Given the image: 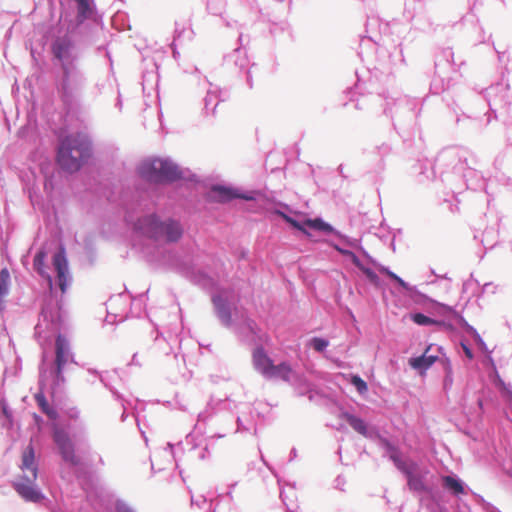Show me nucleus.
<instances>
[{
    "label": "nucleus",
    "mask_w": 512,
    "mask_h": 512,
    "mask_svg": "<svg viewBox=\"0 0 512 512\" xmlns=\"http://www.w3.org/2000/svg\"><path fill=\"white\" fill-rule=\"evenodd\" d=\"M90 157V142L86 135L73 133L60 140L57 162L62 169L75 172Z\"/></svg>",
    "instance_id": "nucleus-1"
},
{
    "label": "nucleus",
    "mask_w": 512,
    "mask_h": 512,
    "mask_svg": "<svg viewBox=\"0 0 512 512\" xmlns=\"http://www.w3.org/2000/svg\"><path fill=\"white\" fill-rule=\"evenodd\" d=\"M72 48L73 42L68 36L57 38L51 46L54 57L61 61L63 78L59 91L65 103L71 101L80 86V77L72 73L69 65V60L72 58Z\"/></svg>",
    "instance_id": "nucleus-2"
},
{
    "label": "nucleus",
    "mask_w": 512,
    "mask_h": 512,
    "mask_svg": "<svg viewBox=\"0 0 512 512\" xmlns=\"http://www.w3.org/2000/svg\"><path fill=\"white\" fill-rule=\"evenodd\" d=\"M138 172L142 178L151 182H171L181 177V172L176 165L159 158L143 161Z\"/></svg>",
    "instance_id": "nucleus-3"
},
{
    "label": "nucleus",
    "mask_w": 512,
    "mask_h": 512,
    "mask_svg": "<svg viewBox=\"0 0 512 512\" xmlns=\"http://www.w3.org/2000/svg\"><path fill=\"white\" fill-rule=\"evenodd\" d=\"M141 228L148 236L162 242H177L183 235L179 222L171 219L159 221L155 216L143 219Z\"/></svg>",
    "instance_id": "nucleus-4"
},
{
    "label": "nucleus",
    "mask_w": 512,
    "mask_h": 512,
    "mask_svg": "<svg viewBox=\"0 0 512 512\" xmlns=\"http://www.w3.org/2000/svg\"><path fill=\"white\" fill-rule=\"evenodd\" d=\"M36 479L29 477L28 470H20V474L13 482V488L25 501L40 502L43 495L35 484Z\"/></svg>",
    "instance_id": "nucleus-5"
},
{
    "label": "nucleus",
    "mask_w": 512,
    "mask_h": 512,
    "mask_svg": "<svg viewBox=\"0 0 512 512\" xmlns=\"http://www.w3.org/2000/svg\"><path fill=\"white\" fill-rule=\"evenodd\" d=\"M53 440L59 448L60 454L64 461L71 465H78L80 463L79 458L75 454V448L72 440L68 433L62 429L56 428L53 432Z\"/></svg>",
    "instance_id": "nucleus-6"
},
{
    "label": "nucleus",
    "mask_w": 512,
    "mask_h": 512,
    "mask_svg": "<svg viewBox=\"0 0 512 512\" xmlns=\"http://www.w3.org/2000/svg\"><path fill=\"white\" fill-rule=\"evenodd\" d=\"M70 358V348L67 340L62 335H58L55 341V373L58 380H63V368Z\"/></svg>",
    "instance_id": "nucleus-7"
},
{
    "label": "nucleus",
    "mask_w": 512,
    "mask_h": 512,
    "mask_svg": "<svg viewBox=\"0 0 512 512\" xmlns=\"http://www.w3.org/2000/svg\"><path fill=\"white\" fill-rule=\"evenodd\" d=\"M53 265L57 272L58 284L64 293L68 284V262L65 256V249L61 247L53 257Z\"/></svg>",
    "instance_id": "nucleus-8"
},
{
    "label": "nucleus",
    "mask_w": 512,
    "mask_h": 512,
    "mask_svg": "<svg viewBox=\"0 0 512 512\" xmlns=\"http://www.w3.org/2000/svg\"><path fill=\"white\" fill-rule=\"evenodd\" d=\"M20 470H28L30 478H37L38 476V463L35 458V451L31 444H29L22 452Z\"/></svg>",
    "instance_id": "nucleus-9"
},
{
    "label": "nucleus",
    "mask_w": 512,
    "mask_h": 512,
    "mask_svg": "<svg viewBox=\"0 0 512 512\" xmlns=\"http://www.w3.org/2000/svg\"><path fill=\"white\" fill-rule=\"evenodd\" d=\"M20 470H28L30 478H37L38 476V463L35 458V451L31 444H29L22 452Z\"/></svg>",
    "instance_id": "nucleus-10"
},
{
    "label": "nucleus",
    "mask_w": 512,
    "mask_h": 512,
    "mask_svg": "<svg viewBox=\"0 0 512 512\" xmlns=\"http://www.w3.org/2000/svg\"><path fill=\"white\" fill-rule=\"evenodd\" d=\"M211 198L218 202H228L235 198L252 200L253 197L238 193L236 190L224 186H214L211 189Z\"/></svg>",
    "instance_id": "nucleus-11"
},
{
    "label": "nucleus",
    "mask_w": 512,
    "mask_h": 512,
    "mask_svg": "<svg viewBox=\"0 0 512 512\" xmlns=\"http://www.w3.org/2000/svg\"><path fill=\"white\" fill-rule=\"evenodd\" d=\"M252 361L254 368L264 377L267 376L273 365L272 359L266 354L264 349L261 347L254 350L252 355Z\"/></svg>",
    "instance_id": "nucleus-12"
},
{
    "label": "nucleus",
    "mask_w": 512,
    "mask_h": 512,
    "mask_svg": "<svg viewBox=\"0 0 512 512\" xmlns=\"http://www.w3.org/2000/svg\"><path fill=\"white\" fill-rule=\"evenodd\" d=\"M292 374H293V369L287 362H282L278 365H275L273 363L266 378L280 379L282 381L289 382Z\"/></svg>",
    "instance_id": "nucleus-13"
},
{
    "label": "nucleus",
    "mask_w": 512,
    "mask_h": 512,
    "mask_svg": "<svg viewBox=\"0 0 512 512\" xmlns=\"http://www.w3.org/2000/svg\"><path fill=\"white\" fill-rule=\"evenodd\" d=\"M429 350H430V346L427 347V349L421 356L411 358L409 360V365L414 369L426 371L428 368H430L435 363V361L438 358L437 356L429 355L428 354Z\"/></svg>",
    "instance_id": "nucleus-14"
},
{
    "label": "nucleus",
    "mask_w": 512,
    "mask_h": 512,
    "mask_svg": "<svg viewBox=\"0 0 512 512\" xmlns=\"http://www.w3.org/2000/svg\"><path fill=\"white\" fill-rule=\"evenodd\" d=\"M34 399L40 408V410L51 420H56L58 418L57 411L48 403L44 393L42 391L37 392L34 395Z\"/></svg>",
    "instance_id": "nucleus-15"
},
{
    "label": "nucleus",
    "mask_w": 512,
    "mask_h": 512,
    "mask_svg": "<svg viewBox=\"0 0 512 512\" xmlns=\"http://www.w3.org/2000/svg\"><path fill=\"white\" fill-rule=\"evenodd\" d=\"M76 2V20L78 24L83 23L85 20L90 18L93 14V7L89 0H73Z\"/></svg>",
    "instance_id": "nucleus-16"
},
{
    "label": "nucleus",
    "mask_w": 512,
    "mask_h": 512,
    "mask_svg": "<svg viewBox=\"0 0 512 512\" xmlns=\"http://www.w3.org/2000/svg\"><path fill=\"white\" fill-rule=\"evenodd\" d=\"M45 259H46V252L43 250L38 251L33 259V267L41 276H43L47 279L48 284L51 287L52 286V278L45 271Z\"/></svg>",
    "instance_id": "nucleus-17"
},
{
    "label": "nucleus",
    "mask_w": 512,
    "mask_h": 512,
    "mask_svg": "<svg viewBox=\"0 0 512 512\" xmlns=\"http://www.w3.org/2000/svg\"><path fill=\"white\" fill-rule=\"evenodd\" d=\"M212 301L217 309L219 317L225 324H229L231 321V314L223 298L220 295H217L213 297Z\"/></svg>",
    "instance_id": "nucleus-18"
},
{
    "label": "nucleus",
    "mask_w": 512,
    "mask_h": 512,
    "mask_svg": "<svg viewBox=\"0 0 512 512\" xmlns=\"http://www.w3.org/2000/svg\"><path fill=\"white\" fill-rule=\"evenodd\" d=\"M10 284V273L7 268L0 271V312L3 309L4 298L8 295Z\"/></svg>",
    "instance_id": "nucleus-19"
},
{
    "label": "nucleus",
    "mask_w": 512,
    "mask_h": 512,
    "mask_svg": "<svg viewBox=\"0 0 512 512\" xmlns=\"http://www.w3.org/2000/svg\"><path fill=\"white\" fill-rule=\"evenodd\" d=\"M343 417L356 432L365 437L367 436V426L362 419L349 413H345Z\"/></svg>",
    "instance_id": "nucleus-20"
},
{
    "label": "nucleus",
    "mask_w": 512,
    "mask_h": 512,
    "mask_svg": "<svg viewBox=\"0 0 512 512\" xmlns=\"http://www.w3.org/2000/svg\"><path fill=\"white\" fill-rule=\"evenodd\" d=\"M443 485L446 489L450 490L453 494L458 495L464 493L462 483L452 476H444L442 478Z\"/></svg>",
    "instance_id": "nucleus-21"
},
{
    "label": "nucleus",
    "mask_w": 512,
    "mask_h": 512,
    "mask_svg": "<svg viewBox=\"0 0 512 512\" xmlns=\"http://www.w3.org/2000/svg\"><path fill=\"white\" fill-rule=\"evenodd\" d=\"M305 228L309 227L314 230L323 231L326 233H331L333 231V228L330 224L325 223L322 219L316 218V219H306L304 221Z\"/></svg>",
    "instance_id": "nucleus-22"
},
{
    "label": "nucleus",
    "mask_w": 512,
    "mask_h": 512,
    "mask_svg": "<svg viewBox=\"0 0 512 512\" xmlns=\"http://www.w3.org/2000/svg\"><path fill=\"white\" fill-rule=\"evenodd\" d=\"M408 485L411 489L415 491H425L426 487L421 479V477L409 474L408 477Z\"/></svg>",
    "instance_id": "nucleus-23"
},
{
    "label": "nucleus",
    "mask_w": 512,
    "mask_h": 512,
    "mask_svg": "<svg viewBox=\"0 0 512 512\" xmlns=\"http://www.w3.org/2000/svg\"><path fill=\"white\" fill-rule=\"evenodd\" d=\"M283 218L285 219V221L287 223H289L292 227L298 229L299 231H301L302 233H304L305 235L307 236H310V233L307 231V229L305 228V225H304V222L303 223H300L299 221L293 219L292 217L290 216H287L285 214H282Z\"/></svg>",
    "instance_id": "nucleus-24"
},
{
    "label": "nucleus",
    "mask_w": 512,
    "mask_h": 512,
    "mask_svg": "<svg viewBox=\"0 0 512 512\" xmlns=\"http://www.w3.org/2000/svg\"><path fill=\"white\" fill-rule=\"evenodd\" d=\"M380 271L382 273H385L388 277H390L392 280L396 281L403 289L405 290H409V286L408 284L403 280L401 279L400 277H398L395 273H393L392 271H390L388 268H385V267H381L380 268Z\"/></svg>",
    "instance_id": "nucleus-25"
},
{
    "label": "nucleus",
    "mask_w": 512,
    "mask_h": 512,
    "mask_svg": "<svg viewBox=\"0 0 512 512\" xmlns=\"http://www.w3.org/2000/svg\"><path fill=\"white\" fill-rule=\"evenodd\" d=\"M412 320L418 325H431L437 322L422 313H416L412 315Z\"/></svg>",
    "instance_id": "nucleus-26"
},
{
    "label": "nucleus",
    "mask_w": 512,
    "mask_h": 512,
    "mask_svg": "<svg viewBox=\"0 0 512 512\" xmlns=\"http://www.w3.org/2000/svg\"><path fill=\"white\" fill-rule=\"evenodd\" d=\"M361 271L365 274V276L368 278V280L378 286L380 284V280H379V277L378 275L370 268L364 266Z\"/></svg>",
    "instance_id": "nucleus-27"
},
{
    "label": "nucleus",
    "mask_w": 512,
    "mask_h": 512,
    "mask_svg": "<svg viewBox=\"0 0 512 512\" xmlns=\"http://www.w3.org/2000/svg\"><path fill=\"white\" fill-rule=\"evenodd\" d=\"M351 383L356 387L359 393H365L368 389L366 382L359 376H353Z\"/></svg>",
    "instance_id": "nucleus-28"
},
{
    "label": "nucleus",
    "mask_w": 512,
    "mask_h": 512,
    "mask_svg": "<svg viewBox=\"0 0 512 512\" xmlns=\"http://www.w3.org/2000/svg\"><path fill=\"white\" fill-rule=\"evenodd\" d=\"M311 343H312L313 348L318 352H322L328 346L327 340L322 339V338H317V337L313 338Z\"/></svg>",
    "instance_id": "nucleus-29"
},
{
    "label": "nucleus",
    "mask_w": 512,
    "mask_h": 512,
    "mask_svg": "<svg viewBox=\"0 0 512 512\" xmlns=\"http://www.w3.org/2000/svg\"><path fill=\"white\" fill-rule=\"evenodd\" d=\"M341 252L344 254V255H347L351 258V261L353 262V264L358 267L360 270L364 267V265L361 263V261L359 260V258L351 251H348V250H341Z\"/></svg>",
    "instance_id": "nucleus-30"
},
{
    "label": "nucleus",
    "mask_w": 512,
    "mask_h": 512,
    "mask_svg": "<svg viewBox=\"0 0 512 512\" xmlns=\"http://www.w3.org/2000/svg\"><path fill=\"white\" fill-rule=\"evenodd\" d=\"M116 512H134L130 507H128L125 503L118 502L116 504Z\"/></svg>",
    "instance_id": "nucleus-31"
},
{
    "label": "nucleus",
    "mask_w": 512,
    "mask_h": 512,
    "mask_svg": "<svg viewBox=\"0 0 512 512\" xmlns=\"http://www.w3.org/2000/svg\"><path fill=\"white\" fill-rule=\"evenodd\" d=\"M461 346L463 348V351L465 353V356L468 358V359H472L473 358V353H472V350L464 343H461Z\"/></svg>",
    "instance_id": "nucleus-32"
},
{
    "label": "nucleus",
    "mask_w": 512,
    "mask_h": 512,
    "mask_svg": "<svg viewBox=\"0 0 512 512\" xmlns=\"http://www.w3.org/2000/svg\"><path fill=\"white\" fill-rule=\"evenodd\" d=\"M499 386L502 390H505L510 396H512V392L506 388V385L502 380H499Z\"/></svg>",
    "instance_id": "nucleus-33"
},
{
    "label": "nucleus",
    "mask_w": 512,
    "mask_h": 512,
    "mask_svg": "<svg viewBox=\"0 0 512 512\" xmlns=\"http://www.w3.org/2000/svg\"><path fill=\"white\" fill-rule=\"evenodd\" d=\"M382 443L385 445V447L389 450H394V448L392 447V445L386 440V439H382L381 440Z\"/></svg>",
    "instance_id": "nucleus-34"
},
{
    "label": "nucleus",
    "mask_w": 512,
    "mask_h": 512,
    "mask_svg": "<svg viewBox=\"0 0 512 512\" xmlns=\"http://www.w3.org/2000/svg\"><path fill=\"white\" fill-rule=\"evenodd\" d=\"M33 418H34L35 422L38 424L42 421L41 417L37 414H33Z\"/></svg>",
    "instance_id": "nucleus-35"
}]
</instances>
